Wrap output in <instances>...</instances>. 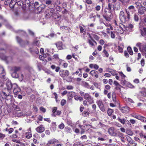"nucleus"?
Instances as JSON below:
<instances>
[{
    "label": "nucleus",
    "mask_w": 146,
    "mask_h": 146,
    "mask_svg": "<svg viewBox=\"0 0 146 146\" xmlns=\"http://www.w3.org/2000/svg\"><path fill=\"white\" fill-rule=\"evenodd\" d=\"M114 9V7L110 3L108 4V8H106L104 9V13L103 15V17L107 21H110L112 18V15L111 11L112 8Z\"/></svg>",
    "instance_id": "nucleus-1"
},
{
    "label": "nucleus",
    "mask_w": 146,
    "mask_h": 146,
    "mask_svg": "<svg viewBox=\"0 0 146 146\" xmlns=\"http://www.w3.org/2000/svg\"><path fill=\"white\" fill-rule=\"evenodd\" d=\"M125 12L123 11L120 12L119 18L121 23H125L129 21L131 18L129 11L127 9L125 10Z\"/></svg>",
    "instance_id": "nucleus-2"
},
{
    "label": "nucleus",
    "mask_w": 146,
    "mask_h": 146,
    "mask_svg": "<svg viewBox=\"0 0 146 146\" xmlns=\"http://www.w3.org/2000/svg\"><path fill=\"white\" fill-rule=\"evenodd\" d=\"M96 102L100 110L103 112L106 111V108L102 100L100 99L96 101Z\"/></svg>",
    "instance_id": "nucleus-3"
},
{
    "label": "nucleus",
    "mask_w": 146,
    "mask_h": 146,
    "mask_svg": "<svg viewBox=\"0 0 146 146\" xmlns=\"http://www.w3.org/2000/svg\"><path fill=\"white\" fill-rule=\"evenodd\" d=\"M60 76L62 77L64 80L65 79V78L69 76L70 72L68 70H61L59 72Z\"/></svg>",
    "instance_id": "nucleus-4"
},
{
    "label": "nucleus",
    "mask_w": 146,
    "mask_h": 146,
    "mask_svg": "<svg viewBox=\"0 0 146 146\" xmlns=\"http://www.w3.org/2000/svg\"><path fill=\"white\" fill-rule=\"evenodd\" d=\"M84 98L87 101L89 104H92L94 103L93 98L88 93L85 94Z\"/></svg>",
    "instance_id": "nucleus-5"
},
{
    "label": "nucleus",
    "mask_w": 146,
    "mask_h": 146,
    "mask_svg": "<svg viewBox=\"0 0 146 146\" xmlns=\"http://www.w3.org/2000/svg\"><path fill=\"white\" fill-rule=\"evenodd\" d=\"M52 113L51 115L52 117H56L57 116H60L61 114V112L60 110H57V107H54L52 108Z\"/></svg>",
    "instance_id": "nucleus-6"
},
{
    "label": "nucleus",
    "mask_w": 146,
    "mask_h": 146,
    "mask_svg": "<svg viewBox=\"0 0 146 146\" xmlns=\"http://www.w3.org/2000/svg\"><path fill=\"white\" fill-rule=\"evenodd\" d=\"M21 68L19 66H14L12 68L11 70L13 72L12 75H15V76H13L15 78H17L18 77V75L17 74V73L20 71Z\"/></svg>",
    "instance_id": "nucleus-7"
},
{
    "label": "nucleus",
    "mask_w": 146,
    "mask_h": 146,
    "mask_svg": "<svg viewBox=\"0 0 146 146\" xmlns=\"http://www.w3.org/2000/svg\"><path fill=\"white\" fill-rule=\"evenodd\" d=\"M62 16L58 12L55 11L52 15L53 19L55 21H58L60 20Z\"/></svg>",
    "instance_id": "nucleus-8"
},
{
    "label": "nucleus",
    "mask_w": 146,
    "mask_h": 146,
    "mask_svg": "<svg viewBox=\"0 0 146 146\" xmlns=\"http://www.w3.org/2000/svg\"><path fill=\"white\" fill-rule=\"evenodd\" d=\"M136 46L139 47L140 51L141 52H146V46L142 43H137Z\"/></svg>",
    "instance_id": "nucleus-9"
},
{
    "label": "nucleus",
    "mask_w": 146,
    "mask_h": 146,
    "mask_svg": "<svg viewBox=\"0 0 146 146\" xmlns=\"http://www.w3.org/2000/svg\"><path fill=\"white\" fill-rule=\"evenodd\" d=\"M89 38L88 39V42L89 44L92 46H95L97 44V42L93 39V38L91 36L90 34L89 35Z\"/></svg>",
    "instance_id": "nucleus-10"
},
{
    "label": "nucleus",
    "mask_w": 146,
    "mask_h": 146,
    "mask_svg": "<svg viewBox=\"0 0 146 146\" xmlns=\"http://www.w3.org/2000/svg\"><path fill=\"white\" fill-rule=\"evenodd\" d=\"M138 13L139 15H142L144 14L146 11V7L143 5L140 6L138 9Z\"/></svg>",
    "instance_id": "nucleus-11"
},
{
    "label": "nucleus",
    "mask_w": 146,
    "mask_h": 146,
    "mask_svg": "<svg viewBox=\"0 0 146 146\" xmlns=\"http://www.w3.org/2000/svg\"><path fill=\"white\" fill-rule=\"evenodd\" d=\"M54 44L56 45L58 50H60L63 49V45L62 42L60 41H58L55 43Z\"/></svg>",
    "instance_id": "nucleus-12"
},
{
    "label": "nucleus",
    "mask_w": 146,
    "mask_h": 146,
    "mask_svg": "<svg viewBox=\"0 0 146 146\" xmlns=\"http://www.w3.org/2000/svg\"><path fill=\"white\" fill-rule=\"evenodd\" d=\"M14 87L13 90V92L15 95H17L18 93L21 91V89L19 87L17 84H13Z\"/></svg>",
    "instance_id": "nucleus-13"
},
{
    "label": "nucleus",
    "mask_w": 146,
    "mask_h": 146,
    "mask_svg": "<svg viewBox=\"0 0 146 146\" xmlns=\"http://www.w3.org/2000/svg\"><path fill=\"white\" fill-rule=\"evenodd\" d=\"M2 92L3 95L7 97L9 96L11 94V91L5 88L2 90Z\"/></svg>",
    "instance_id": "nucleus-14"
},
{
    "label": "nucleus",
    "mask_w": 146,
    "mask_h": 146,
    "mask_svg": "<svg viewBox=\"0 0 146 146\" xmlns=\"http://www.w3.org/2000/svg\"><path fill=\"white\" fill-rule=\"evenodd\" d=\"M29 50L30 53L32 54L36 53L38 54L39 53V49L36 47L34 46L32 48H30Z\"/></svg>",
    "instance_id": "nucleus-15"
},
{
    "label": "nucleus",
    "mask_w": 146,
    "mask_h": 146,
    "mask_svg": "<svg viewBox=\"0 0 146 146\" xmlns=\"http://www.w3.org/2000/svg\"><path fill=\"white\" fill-rule=\"evenodd\" d=\"M36 131L38 133H41L43 132L45 130V128L43 125H40L39 126L36 127Z\"/></svg>",
    "instance_id": "nucleus-16"
},
{
    "label": "nucleus",
    "mask_w": 146,
    "mask_h": 146,
    "mask_svg": "<svg viewBox=\"0 0 146 146\" xmlns=\"http://www.w3.org/2000/svg\"><path fill=\"white\" fill-rule=\"evenodd\" d=\"M120 110L123 113H127L129 112L130 108L127 106H125L121 107Z\"/></svg>",
    "instance_id": "nucleus-17"
},
{
    "label": "nucleus",
    "mask_w": 146,
    "mask_h": 146,
    "mask_svg": "<svg viewBox=\"0 0 146 146\" xmlns=\"http://www.w3.org/2000/svg\"><path fill=\"white\" fill-rule=\"evenodd\" d=\"M76 96V94L75 92L73 91L70 92H68L67 95L68 99L72 100L73 98Z\"/></svg>",
    "instance_id": "nucleus-18"
},
{
    "label": "nucleus",
    "mask_w": 146,
    "mask_h": 146,
    "mask_svg": "<svg viewBox=\"0 0 146 146\" xmlns=\"http://www.w3.org/2000/svg\"><path fill=\"white\" fill-rule=\"evenodd\" d=\"M114 128L113 127H110L108 130L109 133L111 135L113 136H117V133L114 132Z\"/></svg>",
    "instance_id": "nucleus-19"
},
{
    "label": "nucleus",
    "mask_w": 146,
    "mask_h": 146,
    "mask_svg": "<svg viewBox=\"0 0 146 146\" xmlns=\"http://www.w3.org/2000/svg\"><path fill=\"white\" fill-rule=\"evenodd\" d=\"M58 141L55 139H51L48 141L46 144L47 146H49L50 145H53L58 143Z\"/></svg>",
    "instance_id": "nucleus-20"
},
{
    "label": "nucleus",
    "mask_w": 146,
    "mask_h": 146,
    "mask_svg": "<svg viewBox=\"0 0 146 146\" xmlns=\"http://www.w3.org/2000/svg\"><path fill=\"white\" fill-rule=\"evenodd\" d=\"M89 74L92 76L95 77L96 78H98L99 77L98 75L99 73L97 71L92 70L90 72Z\"/></svg>",
    "instance_id": "nucleus-21"
},
{
    "label": "nucleus",
    "mask_w": 146,
    "mask_h": 146,
    "mask_svg": "<svg viewBox=\"0 0 146 146\" xmlns=\"http://www.w3.org/2000/svg\"><path fill=\"white\" fill-rule=\"evenodd\" d=\"M141 35L143 37L146 36V27H143L141 29H140Z\"/></svg>",
    "instance_id": "nucleus-22"
},
{
    "label": "nucleus",
    "mask_w": 146,
    "mask_h": 146,
    "mask_svg": "<svg viewBox=\"0 0 146 146\" xmlns=\"http://www.w3.org/2000/svg\"><path fill=\"white\" fill-rule=\"evenodd\" d=\"M7 88H6L8 89L11 91V89L12 88H13L14 87L13 84H12L11 82H8L7 83Z\"/></svg>",
    "instance_id": "nucleus-23"
},
{
    "label": "nucleus",
    "mask_w": 146,
    "mask_h": 146,
    "mask_svg": "<svg viewBox=\"0 0 146 146\" xmlns=\"http://www.w3.org/2000/svg\"><path fill=\"white\" fill-rule=\"evenodd\" d=\"M17 3L18 5L22 7V8L23 9H24L25 8L26 4H24V2L23 1L20 0L18 1Z\"/></svg>",
    "instance_id": "nucleus-24"
},
{
    "label": "nucleus",
    "mask_w": 146,
    "mask_h": 146,
    "mask_svg": "<svg viewBox=\"0 0 146 146\" xmlns=\"http://www.w3.org/2000/svg\"><path fill=\"white\" fill-rule=\"evenodd\" d=\"M118 121L120 122L122 124L124 125L125 124V121L126 119L124 118H121L118 117L117 119Z\"/></svg>",
    "instance_id": "nucleus-25"
},
{
    "label": "nucleus",
    "mask_w": 146,
    "mask_h": 146,
    "mask_svg": "<svg viewBox=\"0 0 146 146\" xmlns=\"http://www.w3.org/2000/svg\"><path fill=\"white\" fill-rule=\"evenodd\" d=\"M124 27V26L123 25V27L122 26L120 25L119 27V29H118V31L119 33L121 34H123L124 33V30L123 29V27Z\"/></svg>",
    "instance_id": "nucleus-26"
},
{
    "label": "nucleus",
    "mask_w": 146,
    "mask_h": 146,
    "mask_svg": "<svg viewBox=\"0 0 146 146\" xmlns=\"http://www.w3.org/2000/svg\"><path fill=\"white\" fill-rule=\"evenodd\" d=\"M117 136L119 137L121 139V140L123 143L125 142L124 139L123 134L119 132L117 134Z\"/></svg>",
    "instance_id": "nucleus-27"
},
{
    "label": "nucleus",
    "mask_w": 146,
    "mask_h": 146,
    "mask_svg": "<svg viewBox=\"0 0 146 146\" xmlns=\"http://www.w3.org/2000/svg\"><path fill=\"white\" fill-rule=\"evenodd\" d=\"M116 95L115 92H113L112 94V98L113 101L114 102H117L116 100Z\"/></svg>",
    "instance_id": "nucleus-28"
},
{
    "label": "nucleus",
    "mask_w": 146,
    "mask_h": 146,
    "mask_svg": "<svg viewBox=\"0 0 146 146\" xmlns=\"http://www.w3.org/2000/svg\"><path fill=\"white\" fill-rule=\"evenodd\" d=\"M16 2L14 0H11L10 1L9 4V7L11 8H13L14 7V5L15 4Z\"/></svg>",
    "instance_id": "nucleus-29"
},
{
    "label": "nucleus",
    "mask_w": 146,
    "mask_h": 146,
    "mask_svg": "<svg viewBox=\"0 0 146 146\" xmlns=\"http://www.w3.org/2000/svg\"><path fill=\"white\" fill-rule=\"evenodd\" d=\"M45 17L46 18L48 19L50 18L51 16L52 17V15L51 13L48 11L47 9L46 11Z\"/></svg>",
    "instance_id": "nucleus-30"
},
{
    "label": "nucleus",
    "mask_w": 146,
    "mask_h": 146,
    "mask_svg": "<svg viewBox=\"0 0 146 146\" xmlns=\"http://www.w3.org/2000/svg\"><path fill=\"white\" fill-rule=\"evenodd\" d=\"M26 137L27 139L31 138L32 136L31 133V132H28L25 133Z\"/></svg>",
    "instance_id": "nucleus-31"
},
{
    "label": "nucleus",
    "mask_w": 146,
    "mask_h": 146,
    "mask_svg": "<svg viewBox=\"0 0 146 146\" xmlns=\"http://www.w3.org/2000/svg\"><path fill=\"white\" fill-rule=\"evenodd\" d=\"M114 110L113 109L110 108H108L107 111V113L108 116H111Z\"/></svg>",
    "instance_id": "nucleus-32"
},
{
    "label": "nucleus",
    "mask_w": 146,
    "mask_h": 146,
    "mask_svg": "<svg viewBox=\"0 0 146 146\" xmlns=\"http://www.w3.org/2000/svg\"><path fill=\"white\" fill-rule=\"evenodd\" d=\"M133 19L134 21L136 22H138L139 19L138 15L137 13H135L134 15Z\"/></svg>",
    "instance_id": "nucleus-33"
},
{
    "label": "nucleus",
    "mask_w": 146,
    "mask_h": 146,
    "mask_svg": "<svg viewBox=\"0 0 146 146\" xmlns=\"http://www.w3.org/2000/svg\"><path fill=\"white\" fill-rule=\"evenodd\" d=\"M90 113L88 111H84L82 113V115L84 117H87L89 116Z\"/></svg>",
    "instance_id": "nucleus-34"
},
{
    "label": "nucleus",
    "mask_w": 146,
    "mask_h": 146,
    "mask_svg": "<svg viewBox=\"0 0 146 146\" xmlns=\"http://www.w3.org/2000/svg\"><path fill=\"white\" fill-rule=\"evenodd\" d=\"M96 16L94 15V13H91L89 16V18L90 19H91L92 18H93V21L94 22L96 20Z\"/></svg>",
    "instance_id": "nucleus-35"
},
{
    "label": "nucleus",
    "mask_w": 146,
    "mask_h": 146,
    "mask_svg": "<svg viewBox=\"0 0 146 146\" xmlns=\"http://www.w3.org/2000/svg\"><path fill=\"white\" fill-rule=\"evenodd\" d=\"M127 49L128 52L130 55H132L133 54V52L131 47L129 46H128Z\"/></svg>",
    "instance_id": "nucleus-36"
},
{
    "label": "nucleus",
    "mask_w": 146,
    "mask_h": 146,
    "mask_svg": "<svg viewBox=\"0 0 146 146\" xmlns=\"http://www.w3.org/2000/svg\"><path fill=\"white\" fill-rule=\"evenodd\" d=\"M4 73L5 71L3 68V67L0 66V74H3L2 76L3 77L5 76Z\"/></svg>",
    "instance_id": "nucleus-37"
},
{
    "label": "nucleus",
    "mask_w": 146,
    "mask_h": 146,
    "mask_svg": "<svg viewBox=\"0 0 146 146\" xmlns=\"http://www.w3.org/2000/svg\"><path fill=\"white\" fill-rule=\"evenodd\" d=\"M131 116L135 118L139 119V117H140V115L139 114L137 115L135 114L132 113L131 114Z\"/></svg>",
    "instance_id": "nucleus-38"
},
{
    "label": "nucleus",
    "mask_w": 146,
    "mask_h": 146,
    "mask_svg": "<svg viewBox=\"0 0 146 146\" xmlns=\"http://www.w3.org/2000/svg\"><path fill=\"white\" fill-rule=\"evenodd\" d=\"M137 143L134 142V141L131 142L129 143H128L127 145V146H137Z\"/></svg>",
    "instance_id": "nucleus-39"
},
{
    "label": "nucleus",
    "mask_w": 146,
    "mask_h": 146,
    "mask_svg": "<svg viewBox=\"0 0 146 146\" xmlns=\"http://www.w3.org/2000/svg\"><path fill=\"white\" fill-rule=\"evenodd\" d=\"M139 120L143 122L146 123V118L141 116V115Z\"/></svg>",
    "instance_id": "nucleus-40"
},
{
    "label": "nucleus",
    "mask_w": 146,
    "mask_h": 146,
    "mask_svg": "<svg viewBox=\"0 0 146 146\" xmlns=\"http://www.w3.org/2000/svg\"><path fill=\"white\" fill-rule=\"evenodd\" d=\"M55 9L57 12H61L62 10V7L59 5L56 6L55 7Z\"/></svg>",
    "instance_id": "nucleus-41"
},
{
    "label": "nucleus",
    "mask_w": 146,
    "mask_h": 146,
    "mask_svg": "<svg viewBox=\"0 0 146 146\" xmlns=\"http://www.w3.org/2000/svg\"><path fill=\"white\" fill-rule=\"evenodd\" d=\"M12 106L14 110H17L19 111V108L14 104L13 103L12 104Z\"/></svg>",
    "instance_id": "nucleus-42"
},
{
    "label": "nucleus",
    "mask_w": 146,
    "mask_h": 146,
    "mask_svg": "<svg viewBox=\"0 0 146 146\" xmlns=\"http://www.w3.org/2000/svg\"><path fill=\"white\" fill-rule=\"evenodd\" d=\"M92 37L96 40H98L100 39V37L97 35L94 34H92Z\"/></svg>",
    "instance_id": "nucleus-43"
},
{
    "label": "nucleus",
    "mask_w": 146,
    "mask_h": 146,
    "mask_svg": "<svg viewBox=\"0 0 146 146\" xmlns=\"http://www.w3.org/2000/svg\"><path fill=\"white\" fill-rule=\"evenodd\" d=\"M135 4L137 6L136 7H137L138 6L140 7L142 5L141 3V0L136 2Z\"/></svg>",
    "instance_id": "nucleus-44"
},
{
    "label": "nucleus",
    "mask_w": 146,
    "mask_h": 146,
    "mask_svg": "<svg viewBox=\"0 0 146 146\" xmlns=\"http://www.w3.org/2000/svg\"><path fill=\"white\" fill-rule=\"evenodd\" d=\"M119 73L120 76H121V78L122 79H123L125 78L126 76L123 74L122 72H119Z\"/></svg>",
    "instance_id": "nucleus-45"
},
{
    "label": "nucleus",
    "mask_w": 146,
    "mask_h": 146,
    "mask_svg": "<svg viewBox=\"0 0 146 146\" xmlns=\"http://www.w3.org/2000/svg\"><path fill=\"white\" fill-rule=\"evenodd\" d=\"M47 10H48V11L50 12L52 15L55 12V9L54 8H50Z\"/></svg>",
    "instance_id": "nucleus-46"
},
{
    "label": "nucleus",
    "mask_w": 146,
    "mask_h": 146,
    "mask_svg": "<svg viewBox=\"0 0 146 146\" xmlns=\"http://www.w3.org/2000/svg\"><path fill=\"white\" fill-rule=\"evenodd\" d=\"M127 140L128 142V143H129L131 142L134 141L129 136H127L126 137Z\"/></svg>",
    "instance_id": "nucleus-47"
},
{
    "label": "nucleus",
    "mask_w": 146,
    "mask_h": 146,
    "mask_svg": "<svg viewBox=\"0 0 146 146\" xmlns=\"http://www.w3.org/2000/svg\"><path fill=\"white\" fill-rule=\"evenodd\" d=\"M103 52L104 53L105 55V56L106 57H108L109 56V54L108 52L106 51L105 49H104L103 51Z\"/></svg>",
    "instance_id": "nucleus-48"
},
{
    "label": "nucleus",
    "mask_w": 146,
    "mask_h": 146,
    "mask_svg": "<svg viewBox=\"0 0 146 146\" xmlns=\"http://www.w3.org/2000/svg\"><path fill=\"white\" fill-rule=\"evenodd\" d=\"M66 100L64 99L62 100L60 102V104L61 106H64L66 103Z\"/></svg>",
    "instance_id": "nucleus-49"
},
{
    "label": "nucleus",
    "mask_w": 146,
    "mask_h": 146,
    "mask_svg": "<svg viewBox=\"0 0 146 146\" xmlns=\"http://www.w3.org/2000/svg\"><path fill=\"white\" fill-rule=\"evenodd\" d=\"M44 3L47 5L51 4L52 1L51 0H43Z\"/></svg>",
    "instance_id": "nucleus-50"
},
{
    "label": "nucleus",
    "mask_w": 146,
    "mask_h": 146,
    "mask_svg": "<svg viewBox=\"0 0 146 146\" xmlns=\"http://www.w3.org/2000/svg\"><path fill=\"white\" fill-rule=\"evenodd\" d=\"M110 36L111 38H115V32L114 31H111L110 32Z\"/></svg>",
    "instance_id": "nucleus-51"
},
{
    "label": "nucleus",
    "mask_w": 146,
    "mask_h": 146,
    "mask_svg": "<svg viewBox=\"0 0 146 146\" xmlns=\"http://www.w3.org/2000/svg\"><path fill=\"white\" fill-rule=\"evenodd\" d=\"M114 23L116 26H119V27H120V25L122 26L123 27V25L121 23H119L118 21H117L116 20L114 21Z\"/></svg>",
    "instance_id": "nucleus-52"
},
{
    "label": "nucleus",
    "mask_w": 146,
    "mask_h": 146,
    "mask_svg": "<svg viewBox=\"0 0 146 146\" xmlns=\"http://www.w3.org/2000/svg\"><path fill=\"white\" fill-rule=\"evenodd\" d=\"M17 40L19 44L22 43L23 41V40L19 36L16 37Z\"/></svg>",
    "instance_id": "nucleus-53"
},
{
    "label": "nucleus",
    "mask_w": 146,
    "mask_h": 146,
    "mask_svg": "<svg viewBox=\"0 0 146 146\" xmlns=\"http://www.w3.org/2000/svg\"><path fill=\"white\" fill-rule=\"evenodd\" d=\"M83 84L84 86V87L87 88H89V85L88 83L84 82L83 83Z\"/></svg>",
    "instance_id": "nucleus-54"
},
{
    "label": "nucleus",
    "mask_w": 146,
    "mask_h": 146,
    "mask_svg": "<svg viewBox=\"0 0 146 146\" xmlns=\"http://www.w3.org/2000/svg\"><path fill=\"white\" fill-rule=\"evenodd\" d=\"M64 127V125L63 123H61L58 126L59 128L61 129H63Z\"/></svg>",
    "instance_id": "nucleus-55"
},
{
    "label": "nucleus",
    "mask_w": 146,
    "mask_h": 146,
    "mask_svg": "<svg viewBox=\"0 0 146 146\" xmlns=\"http://www.w3.org/2000/svg\"><path fill=\"white\" fill-rule=\"evenodd\" d=\"M63 7L64 9V10L62 11V13L63 15H65V14H67L68 13V11H67L66 9L65 8H64V7Z\"/></svg>",
    "instance_id": "nucleus-56"
},
{
    "label": "nucleus",
    "mask_w": 146,
    "mask_h": 146,
    "mask_svg": "<svg viewBox=\"0 0 146 146\" xmlns=\"http://www.w3.org/2000/svg\"><path fill=\"white\" fill-rule=\"evenodd\" d=\"M125 124H127L129 127H131L130 122L128 120L126 119L125 121Z\"/></svg>",
    "instance_id": "nucleus-57"
},
{
    "label": "nucleus",
    "mask_w": 146,
    "mask_h": 146,
    "mask_svg": "<svg viewBox=\"0 0 146 146\" xmlns=\"http://www.w3.org/2000/svg\"><path fill=\"white\" fill-rule=\"evenodd\" d=\"M118 50L119 52L120 53H122L123 52V50L122 48H121L120 46H118Z\"/></svg>",
    "instance_id": "nucleus-58"
},
{
    "label": "nucleus",
    "mask_w": 146,
    "mask_h": 146,
    "mask_svg": "<svg viewBox=\"0 0 146 146\" xmlns=\"http://www.w3.org/2000/svg\"><path fill=\"white\" fill-rule=\"evenodd\" d=\"M53 95H54V98L56 100V102H58V100H57V99L58 98V95L57 94H56V92H54L53 93Z\"/></svg>",
    "instance_id": "nucleus-59"
},
{
    "label": "nucleus",
    "mask_w": 146,
    "mask_h": 146,
    "mask_svg": "<svg viewBox=\"0 0 146 146\" xmlns=\"http://www.w3.org/2000/svg\"><path fill=\"white\" fill-rule=\"evenodd\" d=\"M74 88V87L71 85H68L66 87V89L68 90H72Z\"/></svg>",
    "instance_id": "nucleus-60"
},
{
    "label": "nucleus",
    "mask_w": 146,
    "mask_h": 146,
    "mask_svg": "<svg viewBox=\"0 0 146 146\" xmlns=\"http://www.w3.org/2000/svg\"><path fill=\"white\" fill-rule=\"evenodd\" d=\"M79 27L80 30V33H83L85 31L83 28L82 26H79Z\"/></svg>",
    "instance_id": "nucleus-61"
},
{
    "label": "nucleus",
    "mask_w": 146,
    "mask_h": 146,
    "mask_svg": "<svg viewBox=\"0 0 146 146\" xmlns=\"http://www.w3.org/2000/svg\"><path fill=\"white\" fill-rule=\"evenodd\" d=\"M140 93L141 94V95L144 97H146V91H143L141 92Z\"/></svg>",
    "instance_id": "nucleus-62"
},
{
    "label": "nucleus",
    "mask_w": 146,
    "mask_h": 146,
    "mask_svg": "<svg viewBox=\"0 0 146 146\" xmlns=\"http://www.w3.org/2000/svg\"><path fill=\"white\" fill-rule=\"evenodd\" d=\"M127 132L128 135L130 136H132L133 134V132L132 131L130 130L127 131Z\"/></svg>",
    "instance_id": "nucleus-63"
},
{
    "label": "nucleus",
    "mask_w": 146,
    "mask_h": 146,
    "mask_svg": "<svg viewBox=\"0 0 146 146\" xmlns=\"http://www.w3.org/2000/svg\"><path fill=\"white\" fill-rule=\"evenodd\" d=\"M40 110L43 113H45L46 112V109L43 107H41L40 108Z\"/></svg>",
    "instance_id": "nucleus-64"
}]
</instances>
